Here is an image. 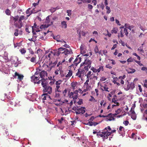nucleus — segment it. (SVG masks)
<instances>
[{"label": "nucleus", "instance_id": "nucleus-48", "mask_svg": "<svg viewBox=\"0 0 147 147\" xmlns=\"http://www.w3.org/2000/svg\"><path fill=\"white\" fill-rule=\"evenodd\" d=\"M78 105H81L83 103L82 99H79V101L77 102Z\"/></svg>", "mask_w": 147, "mask_h": 147}, {"label": "nucleus", "instance_id": "nucleus-54", "mask_svg": "<svg viewBox=\"0 0 147 147\" xmlns=\"http://www.w3.org/2000/svg\"><path fill=\"white\" fill-rule=\"evenodd\" d=\"M91 98H90L89 100L90 101H96V100H95V99L92 96H91Z\"/></svg>", "mask_w": 147, "mask_h": 147}, {"label": "nucleus", "instance_id": "nucleus-38", "mask_svg": "<svg viewBox=\"0 0 147 147\" xmlns=\"http://www.w3.org/2000/svg\"><path fill=\"white\" fill-rule=\"evenodd\" d=\"M112 114L110 115L109 116V117H110V118H107V119H108L107 120H109V121H111L112 120H114L115 119L114 118L112 117Z\"/></svg>", "mask_w": 147, "mask_h": 147}, {"label": "nucleus", "instance_id": "nucleus-36", "mask_svg": "<svg viewBox=\"0 0 147 147\" xmlns=\"http://www.w3.org/2000/svg\"><path fill=\"white\" fill-rule=\"evenodd\" d=\"M20 51L22 54H25L26 52V51L24 48L20 50Z\"/></svg>", "mask_w": 147, "mask_h": 147}, {"label": "nucleus", "instance_id": "nucleus-35", "mask_svg": "<svg viewBox=\"0 0 147 147\" xmlns=\"http://www.w3.org/2000/svg\"><path fill=\"white\" fill-rule=\"evenodd\" d=\"M18 30L17 29H15L14 30V35L15 36H17L19 34Z\"/></svg>", "mask_w": 147, "mask_h": 147}, {"label": "nucleus", "instance_id": "nucleus-7", "mask_svg": "<svg viewBox=\"0 0 147 147\" xmlns=\"http://www.w3.org/2000/svg\"><path fill=\"white\" fill-rule=\"evenodd\" d=\"M43 91L44 93L48 94H50L52 92V88L50 86H47L43 89Z\"/></svg>", "mask_w": 147, "mask_h": 147}, {"label": "nucleus", "instance_id": "nucleus-39", "mask_svg": "<svg viewBox=\"0 0 147 147\" xmlns=\"http://www.w3.org/2000/svg\"><path fill=\"white\" fill-rule=\"evenodd\" d=\"M112 114L111 113H109L108 115H99L98 117H109L110 115H111Z\"/></svg>", "mask_w": 147, "mask_h": 147}, {"label": "nucleus", "instance_id": "nucleus-30", "mask_svg": "<svg viewBox=\"0 0 147 147\" xmlns=\"http://www.w3.org/2000/svg\"><path fill=\"white\" fill-rule=\"evenodd\" d=\"M77 85L76 83V82H72L71 83V86L73 90H74L75 89V87Z\"/></svg>", "mask_w": 147, "mask_h": 147}, {"label": "nucleus", "instance_id": "nucleus-3", "mask_svg": "<svg viewBox=\"0 0 147 147\" xmlns=\"http://www.w3.org/2000/svg\"><path fill=\"white\" fill-rule=\"evenodd\" d=\"M91 62L88 59L86 58L84 61L83 65L84 66L83 69L86 72L88 71V68L91 67Z\"/></svg>", "mask_w": 147, "mask_h": 147}, {"label": "nucleus", "instance_id": "nucleus-9", "mask_svg": "<svg viewBox=\"0 0 147 147\" xmlns=\"http://www.w3.org/2000/svg\"><path fill=\"white\" fill-rule=\"evenodd\" d=\"M9 98H10V99H8L9 100H8V105H15L16 104V99L14 98H11L10 97H9Z\"/></svg>", "mask_w": 147, "mask_h": 147}, {"label": "nucleus", "instance_id": "nucleus-15", "mask_svg": "<svg viewBox=\"0 0 147 147\" xmlns=\"http://www.w3.org/2000/svg\"><path fill=\"white\" fill-rule=\"evenodd\" d=\"M80 59L78 58H76L74 61L72 65L73 66H77V65L80 63Z\"/></svg>", "mask_w": 147, "mask_h": 147}, {"label": "nucleus", "instance_id": "nucleus-53", "mask_svg": "<svg viewBox=\"0 0 147 147\" xmlns=\"http://www.w3.org/2000/svg\"><path fill=\"white\" fill-rule=\"evenodd\" d=\"M48 27V26H47L46 25H42L40 27V28L41 29H42L43 28H47Z\"/></svg>", "mask_w": 147, "mask_h": 147}, {"label": "nucleus", "instance_id": "nucleus-41", "mask_svg": "<svg viewBox=\"0 0 147 147\" xmlns=\"http://www.w3.org/2000/svg\"><path fill=\"white\" fill-rule=\"evenodd\" d=\"M82 1L84 3H90L92 0H80Z\"/></svg>", "mask_w": 147, "mask_h": 147}, {"label": "nucleus", "instance_id": "nucleus-12", "mask_svg": "<svg viewBox=\"0 0 147 147\" xmlns=\"http://www.w3.org/2000/svg\"><path fill=\"white\" fill-rule=\"evenodd\" d=\"M47 72L44 70H43L40 72V77L42 79H44V78H45V76H47Z\"/></svg>", "mask_w": 147, "mask_h": 147}, {"label": "nucleus", "instance_id": "nucleus-63", "mask_svg": "<svg viewBox=\"0 0 147 147\" xmlns=\"http://www.w3.org/2000/svg\"><path fill=\"white\" fill-rule=\"evenodd\" d=\"M63 46L65 47L66 48H69L70 47L69 45L67 44H65V45H63Z\"/></svg>", "mask_w": 147, "mask_h": 147}, {"label": "nucleus", "instance_id": "nucleus-43", "mask_svg": "<svg viewBox=\"0 0 147 147\" xmlns=\"http://www.w3.org/2000/svg\"><path fill=\"white\" fill-rule=\"evenodd\" d=\"M136 70L135 69L132 68H129V74L133 73Z\"/></svg>", "mask_w": 147, "mask_h": 147}, {"label": "nucleus", "instance_id": "nucleus-46", "mask_svg": "<svg viewBox=\"0 0 147 147\" xmlns=\"http://www.w3.org/2000/svg\"><path fill=\"white\" fill-rule=\"evenodd\" d=\"M112 102H114L115 104H118V105H119V104L118 102L115 99V98H112Z\"/></svg>", "mask_w": 147, "mask_h": 147}, {"label": "nucleus", "instance_id": "nucleus-42", "mask_svg": "<svg viewBox=\"0 0 147 147\" xmlns=\"http://www.w3.org/2000/svg\"><path fill=\"white\" fill-rule=\"evenodd\" d=\"M131 138L136 140V136L135 135L134 133H133L131 135V136L130 137Z\"/></svg>", "mask_w": 147, "mask_h": 147}, {"label": "nucleus", "instance_id": "nucleus-18", "mask_svg": "<svg viewBox=\"0 0 147 147\" xmlns=\"http://www.w3.org/2000/svg\"><path fill=\"white\" fill-rule=\"evenodd\" d=\"M40 69L39 68H37L36 69V71L34 75V76L35 77L36 76L38 78V79H39V75L40 71Z\"/></svg>", "mask_w": 147, "mask_h": 147}, {"label": "nucleus", "instance_id": "nucleus-37", "mask_svg": "<svg viewBox=\"0 0 147 147\" xmlns=\"http://www.w3.org/2000/svg\"><path fill=\"white\" fill-rule=\"evenodd\" d=\"M57 62H55L53 63H49L50 65V66H51V68H52L53 67H54L57 64Z\"/></svg>", "mask_w": 147, "mask_h": 147}, {"label": "nucleus", "instance_id": "nucleus-23", "mask_svg": "<svg viewBox=\"0 0 147 147\" xmlns=\"http://www.w3.org/2000/svg\"><path fill=\"white\" fill-rule=\"evenodd\" d=\"M93 73H92L91 71H89L87 74L86 75L87 78H90L91 76L93 75Z\"/></svg>", "mask_w": 147, "mask_h": 147}, {"label": "nucleus", "instance_id": "nucleus-21", "mask_svg": "<svg viewBox=\"0 0 147 147\" xmlns=\"http://www.w3.org/2000/svg\"><path fill=\"white\" fill-rule=\"evenodd\" d=\"M72 74V71L71 70H69L68 74L65 76L66 78L69 77L71 76Z\"/></svg>", "mask_w": 147, "mask_h": 147}, {"label": "nucleus", "instance_id": "nucleus-44", "mask_svg": "<svg viewBox=\"0 0 147 147\" xmlns=\"http://www.w3.org/2000/svg\"><path fill=\"white\" fill-rule=\"evenodd\" d=\"M5 12L6 14L8 15H9L10 14V11L8 9L6 10Z\"/></svg>", "mask_w": 147, "mask_h": 147}, {"label": "nucleus", "instance_id": "nucleus-1", "mask_svg": "<svg viewBox=\"0 0 147 147\" xmlns=\"http://www.w3.org/2000/svg\"><path fill=\"white\" fill-rule=\"evenodd\" d=\"M24 19L25 17L24 16H21L20 17L18 16L11 17V20L13 22L14 26L16 28L20 29L23 26V23L22 21Z\"/></svg>", "mask_w": 147, "mask_h": 147}, {"label": "nucleus", "instance_id": "nucleus-27", "mask_svg": "<svg viewBox=\"0 0 147 147\" xmlns=\"http://www.w3.org/2000/svg\"><path fill=\"white\" fill-rule=\"evenodd\" d=\"M117 80H118V78H114L113 80V82L114 84H116L117 85V86H119L120 85V84L119 83L117 82Z\"/></svg>", "mask_w": 147, "mask_h": 147}, {"label": "nucleus", "instance_id": "nucleus-61", "mask_svg": "<svg viewBox=\"0 0 147 147\" xmlns=\"http://www.w3.org/2000/svg\"><path fill=\"white\" fill-rule=\"evenodd\" d=\"M59 93H57L56 92L55 95V97L56 98H58L59 97Z\"/></svg>", "mask_w": 147, "mask_h": 147}, {"label": "nucleus", "instance_id": "nucleus-40", "mask_svg": "<svg viewBox=\"0 0 147 147\" xmlns=\"http://www.w3.org/2000/svg\"><path fill=\"white\" fill-rule=\"evenodd\" d=\"M81 34L82 35V36H85L86 33L82 31L81 32V33H80V32L79 34V37H81Z\"/></svg>", "mask_w": 147, "mask_h": 147}, {"label": "nucleus", "instance_id": "nucleus-59", "mask_svg": "<svg viewBox=\"0 0 147 147\" xmlns=\"http://www.w3.org/2000/svg\"><path fill=\"white\" fill-rule=\"evenodd\" d=\"M67 92V90L66 89H65L64 91L63 92V95L64 96H65L66 95V93Z\"/></svg>", "mask_w": 147, "mask_h": 147}, {"label": "nucleus", "instance_id": "nucleus-17", "mask_svg": "<svg viewBox=\"0 0 147 147\" xmlns=\"http://www.w3.org/2000/svg\"><path fill=\"white\" fill-rule=\"evenodd\" d=\"M43 66L45 67V69L48 71H50L52 69L51 66L50 65V64H49V65L44 64L43 65Z\"/></svg>", "mask_w": 147, "mask_h": 147}, {"label": "nucleus", "instance_id": "nucleus-22", "mask_svg": "<svg viewBox=\"0 0 147 147\" xmlns=\"http://www.w3.org/2000/svg\"><path fill=\"white\" fill-rule=\"evenodd\" d=\"M134 26H129V30H131V29H132L131 30V32L133 34L135 33V28H134Z\"/></svg>", "mask_w": 147, "mask_h": 147}, {"label": "nucleus", "instance_id": "nucleus-51", "mask_svg": "<svg viewBox=\"0 0 147 147\" xmlns=\"http://www.w3.org/2000/svg\"><path fill=\"white\" fill-rule=\"evenodd\" d=\"M91 70L93 72L96 73L97 72V69L94 68V67H92L91 68Z\"/></svg>", "mask_w": 147, "mask_h": 147}, {"label": "nucleus", "instance_id": "nucleus-50", "mask_svg": "<svg viewBox=\"0 0 147 147\" xmlns=\"http://www.w3.org/2000/svg\"><path fill=\"white\" fill-rule=\"evenodd\" d=\"M67 15L70 16L71 15V10H67Z\"/></svg>", "mask_w": 147, "mask_h": 147}, {"label": "nucleus", "instance_id": "nucleus-52", "mask_svg": "<svg viewBox=\"0 0 147 147\" xmlns=\"http://www.w3.org/2000/svg\"><path fill=\"white\" fill-rule=\"evenodd\" d=\"M123 127L121 126H120V127H119V133L120 134H121V131H122V130H123Z\"/></svg>", "mask_w": 147, "mask_h": 147}, {"label": "nucleus", "instance_id": "nucleus-49", "mask_svg": "<svg viewBox=\"0 0 147 147\" xmlns=\"http://www.w3.org/2000/svg\"><path fill=\"white\" fill-rule=\"evenodd\" d=\"M57 36H56V37H53V38H54V39H56V40L57 41V42H62V43L63 42H64V43H66V42H65V41H64V40L61 41L60 40L57 39Z\"/></svg>", "mask_w": 147, "mask_h": 147}, {"label": "nucleus", "instance_id": "nucleus-32", "mask_svg": "<svg viewBox=\"0 0 147 147\" xmlns=\"http://www.w3.org/2000/svg\"><path fill=\"white\" fill-rule=\"evenodd\" d=\"M121 111V110L120 109H118L117 111H115L116 113L113 114V116H115V115H117Z\"/></svg>", "mask_w": 147, "mask_h": 147}, {"label": "nucleus", "instance_id": "nucleus-56", "mask_svg": "<svg viewBox=\"0 0 147 147\" xmlns=\"http://www.w3.org/2000/svg\"><path fill=\"white\" fill-rule=\"evenodd\" d=\"M65 61V59H63L62 62H59L57 65V67H58L60 65H62V63Z\"/></svg>", "mask_w": 147, "mask_h": 147}, {"label": "nucleus", "instance_id": "nucleus-4", "mask_svg": "<svg viewBox=\"0 0 147 147\" xmlns=\"http://www.w3.org/2000/svg\"><path fill=\"white\" fill-rule=\"evenodd\" d=\"M78 90H76L74 91V92H71L69 94V98H73V100H74V103L76 102V100L77 99V98L78 97Z\"/></svg>", "mask_w": 147, "mask_h": 147}, {"label": "nucleus", "instance_id": "nucleus-24", "mask_svg": "<svg viewBox=\"0 0 147 147\" xmlns=\"http://www.w3.org/2000/svg\"><path fill=\"white\" fill-rule=\"evenodd\" d=\"M118 31V29L116 28H114L111 30V32L112 34H116L117 32Z\"/></svg>", "mask_w": 147, "mask_h": 147}, {"label": "nucleus", "instance_id": "nucleus-47", "mask_svg": "<svg viewBox=\"0 0 147 147\" xmlns=\"http://www.w3.org/2000/svg\"><path fill=\"white\" fill-rule=\"evenodd\" d=\"M138 51L142 53H144V51L142 47H140L138 49Z\"/></svg>", "mask_w": 147, "mask_h": 147}, {"label": "nucleus", "instance_id": "nucleus-62", "mask_svg": "<svg viewBox=\"0 0 147 147\" xmlns=\"http://www.w3.org/2000/svg\"><path fill=\"white\" fill-rule=\"evenodd\" d=\"M123 123L125 125H127L129 123V121H124L123 122Z\"/></svg>", "mask_w": 147, "mask_h": 147}, {"label": "nucleus", "instance_id": "nucleus-45", "mask_svg": "<svg viewBox=\"0 0 147 147\" xmlns=\"http://www.w3.org/2000/svg\"><path fill=\"white\" fill-rule=\"evenodd\" d=\"M88 8L90 11H91L93 8V6L90 4L88 5Z\"/></svg>", "mask_w": 147, "mask_h": 147}, {"label": "nucleus", "instance_id": "nucleus-20", "mask_svg": "<svg viewBox=\"0 0 147 147\" xmlns=\"http://www.w3.org/2000/svg\"><path fill=\"white\" fill-rule=\"evenodd\" d=\"M41 82V84L42 86V87H43V88H45V87L47 86V84L46 81L45 80H43Z\"/></svg>", "mask_w": 147, "mask_h": 147}, {"label": "nucleus", "instance_id": "nucleus-29", "mask_svg": "<svg viewBox=\"0 0 147 147\" xmlns=\"http://www.w3.org/2000/svg\"><path fill=\"white\" fill-rule=\"evenodd\" d=\"M104 70V68L103 66H99V68L97 69L98 72H99L100 71H103Z\"/></svg>", "mask_w": 147, "mask_h": 147}, {"label": "nucleus", "instance_id": "nucleus-58", "mask_svg": "<svg viewBox=\"0 0 147 147\" xmlns=\"http://www.w3.org/2000/svg\"><path fill=\"white\" fill-rule=\"evenodd\" d=\"M59 101L60 102H61L62 103H63L65 102H68V100L66 99L64 101H62L61 100H59Z\"/></svg>", "mask_w": 147, "mask_h": 147}, {"label": "nucleus", "instance_id": "nucleus-33", "mask_svg": "<svg viewBox=\"0 0 147 147\" xmlns=\"http://www.w3.org/2000/svg\"><path fill=\"white\" fill-rule=\"evenodd\" d=\"M90 78V79H93L94 80H97L98 78V77L96 76H92Z\"/></svg>", "mask_w": 147, "mask_h": 147}, {"label": "nucleus", "instance_id": "nucleus-60", "mask_svg": "<svg viewBox=\"0 0 147 147\" xmlns=\"http://www.w3.org/2000/svg\"><path fill=\"white\" fill-rule=\"evenodd\" d=\"M94 51H95V53H98V47H97L96 46L95 47V49L94 50Z\"/></svg>", "mask_w": 147, "mask_h": 147}, {"label": "nucleus", "instance_id": "nucleus-28", "mask_svg": "<svg viewBox=\"0 0 147 147\" xmlns=\"http://www.w3.org/2000/svg\"><path fill=\"white\" fill-rule=\"evenodd\" d=\"M30 61L33 63H36V59L34 57H32L31 58Z\"/></svg>", "mask_w": 147, "mask_h": 147}, {"label": "nucleus", "instance_id": "nucleus-6", "mask_svg": "<svg viewBox=\"0 0 147 147\" xmlns=\"http://www.w3.org/2000/svg\"><path fill=\"white\" fill-rule=\"evenodd\" d=\"M120 28L121 29V30L119 33V35L118 36V37L119 38V34L120 35V36L121 37H122L123 36V34L124 33H125V35L127 36L128 34L127 29L125 28H124L123 26L120 27Z\"/></svg>", "mask_w": 147, "mask_h": 147}, {"label": "nucleus", "instance_id": "nucleus-5", "mask_svg": "<svg viewBox=\"0 0 147 147\" xmlns=\"http://www.w3.org/2000/svg\"><path fill=\"white\" fill-rule=\"evenodd\" d=\"M135 107V104H134L131 107L130 111V116L131 118L133 120H135L136 118V115L134 111V109Z\"/></svg>", "mask_w": 147, "mask_h": 147}, {"label": "nucleus", "instance_id": "nucleus-34", "mask_svg": "<svg viewBox=\"0 0 147 147\" xmlns=\"http://www.w3.org/2000/svg\"><path fill=\"white\" fill-rule=\"evenodd\" d=\"M106 9L107 10V13L108 14L111 11V10L110 7H108V6H106Z\"/></svg>", "mask_w": 147, "mask_h": 147}, {"label": "nucleus", "instance_id": "nucleus-57", "mask_svg": "<svg viewBox=\"0 0 147 147\" xmlns=\"http://www.w3.org/2000/svg\"><path fill=\"white\" fill-rule=\"evenodd\" d=\"M63 120H64L63 118V117H62L61 118V119H58V121H59V122L60 123H61L63 121Z\"/></svg>", "mask_w": 147, "mask_h": 147}, {"label": "nucleus", "instance_id": "nucleus-25", "mask_svg": "<svg viewBox=\"0 0 147 147\" xmlns=\"http://www.w3.org/2000/svg\"><path fill=\"white\" fill-rule=\"evenodd\" d=\"M70 53V51H69L68 50L64 48V51H63V53L64 55H67Z\"/></svg>", "mask_w": 147, "mask_h": 147}, {"label": "nucleus", "instance_id": "nucleus-2", "mask_svg": "<svg viewBox=\"0 0 147 147\" xmlns=\"http://www.w3.org/2000/svg\"><path fill=\"white\" fill-rule=\"evenodd\" d=\"M111 129L110 127L108 126L107 127L105 128L104 131L100 133V134H98L97 133V135L103 137V141H104L106 139H107L108 137V136L111 134V133L109 132L108 131H111Z\"/></svg>", "mask_w": 147, "mask_h": 147}, {"label": "nucleus", "instance_id": "nucleus-10", "mask_svg": "<svg viewBox=\"0 0 147 147\" xmlns=\"http://www.w3.org/2000/svg\"><path fill=\"white\" fill-rule=\"evenodd\" d=\"M85 108L84 107H81L80 108L77 109L76 111V114L84 113L85 112Z\"/></svg>", "mask_w": 147, "mask_h": 147}, {"label": "nucleus", "instance_id": "nucleus-8", "mask_svg": "<svg viewBox=\"0 0 147 147\" xmlns=\"http://www.w3.org/2000/svg\"><path fill=\"white\" fill-rule=\"evenodd\" d=\"M86 73V72L83 69H80L78 70V72L76 74V75L78 76L79 78H81L82 76H83Z\"/></svg>", "mask_w": 147, "mask_h": 147}, {"label": "nucleus", "instance_id": "nucleus-16", "mask_svg": "<svg viewBox=\"0 0 147 147\" xmlns=\"http://www.w3.org/2000/svg\"><path fill=\"white\" fill-rule=\"evenodd\" d=\"M31 82H34L35 84L36 83V82L39 79H38V78L36 76L35 77L33 76L31 77Z\"/></svg>", "mask_w": 147, "mask_h": 147}, {"label": "nucleus", "instance_id": "nucleus-26", "mask_svg": "<svg viewBox=\"0 0 147 147\" xmlns=\"http://www.w3.org/2000/svg\"><path fill=\"white\" fill-rule=\"evenodd\" d=\"M91 88V86H86L85 88L84 89L83 91L84 92H86V91L90 90Z\"/></svg>", "mask_w": 147, "mask_h": 147}, {"label": "nucleus", "instance_id": "nucleus-55", "mask_svg": "<svg viewBox=\"0 0 147 147\" xmlns=\"http://www.w3.org/2000/svg\"><path fill=\"white\" fill-rule=\"evenodd\" d=\"M50 11L51 12L53 13L56 10L54 7H52L50 9Z\"/></svg>", "mask_w": 147, "mask_h": 147}, {"label": "nucleus", "instance_id": "nucleus-64", "mask_svg": "<svg viewBox=\"0 0 147 147\" xmlns=\"http://www.w3.org/2000/svg\"><path fill=\"white\" fill-rule=\"evenodd\" d=\"M141 70L143 71H147V68L146 67H143L142 68Z\"/></svg>", "mask_w": 147, "mask_h": 147}, {"label": "nucleus", "instance_id": "nucleus-11", "mask_svg": "<svg viewBox=\"0 0 147 147\" xmlns=\"http://www.w3.org/2000/svg\"><path fill=\"white\" fill-rule=\"evenodd\" d=\"M64 48L60 47L58 49V51L55 52V55L59 56L60 54H63Z\"/></svg>", "mask_w": 147, "mask_h": 147}, {"label": "nucleus", "instance_id": "nucleus-31", "mask_svg": "<svg viewBox=\"0 0 147 147\" xmlns=\"http://www.w3.org/2000/svg\"><path fill=\"white\" fill-rule=\"evenodd\" d=\"M134 83L131 82L129 85V89H132L134 88Z\"/></svg>", "mask_w": 147, "mask_h": 147}, {"label": "nucleus", "instance_id": "nucleus-13", "mask_svg": "<svg viewBox=\"0 0 147 147\" xmlns=\"http://www.w3.org/2000/svg\"><path fill=\"white\" fill-rule=\"evenodd\" d=\"M47 98H50L51 99V97L48 94L44 93L41 96V98L42 99L43 102Z\"/></svg>", "mask_w": 147, "mask_h": 147}, {"label": "nucleus", "instance_id": "nucleus-19", "mask_svg": "<svg viewBox=\"0 0 147 147\" xmlns=\"http://www.w3.org/2000/svg\"><path fill=\"white\" fill-rule=\"evenodd\" d=\"M62 27L64 28H67V25L66 22L65 21H63L61 22Z\"/></svg>", "mask_w": 147, "mask_h": 147}, {"label": "nucleus", "instance_id": "nucleus-14", "mask_svg": "<svg viewBox=\"0 0 147 147\" xmlns=\"http://www.w3.org/2000/svg\"><path fill=\"white\" fill-rule=\"evenodd\" d=\"M15 76H14V77H16L18 76V79L21 80L23 79V78L24 77V76L23 75L17 73V72H16L15 73Z\"/></svg>", "mask_w": 147, "mask_h": 147}]
</instances>
